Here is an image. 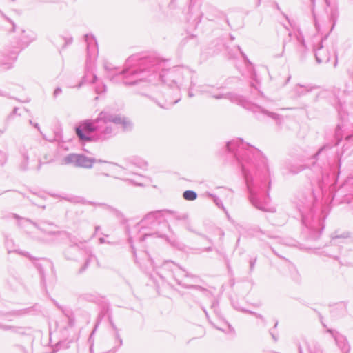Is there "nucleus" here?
<instances>
[{
  "label": "nucleus",
  "instance_id": "f257e3e1",
  "mask_svg": "<svg viewBox=\"0 0 353 353\" xmlns=\"http://www.w3.org/2000/svg\"><path fill=\"white\" fill-rule=\"evenodd\" d=\"M134 57H129L126 61L125 68L121 72L110 77L114 83L123 82L126 85L143 84L146 91L142 95L148 97L162 108H168L169 105L176 103L180 98L174 99L165 97V103L159 99L163 97L161 93L167 90L165 85L171 88L179 90L186 87L189 80H192V72L183 67H174L167 70L168 61L158 57H150L140 59L134 65H130Z\"/></svg>",
  "mask_w": 353,
  "mask_h": 353
},
{
  "label": "nucleus",
  "instance_id": "f03ea898",
  "mask_svg": "<svg viewBox=\"0 0 353 353\" xmlns=\"http://www.w3.org/2000/svg\"><path fill=\"white\" fill-rule=\"evenodd\" d=\"M228 152L234 154L235 157L241 166L243 174L245 178L247 188L249 192V199L251 203L257 209L264 211L274 212V207H270L268 203V194L264 196L262 194L263 188L252 182L250 168L257 167L259 165H266V159L262 152L257 148L245 145L241 139L232 140L226 144Z\"/></svg>",
  "mask_w": 353,
  "mask_h": 353
},
{
  "label": "nucleus",
  "instance_id": "7ed1b4c3",
  "mask_svg": "<svg viewBox=\"0 0 353 353\" xmlns=\"http://www.w3.org/2000/svg\"><path fill=\"white\" fill-rule=\"evenodd\" d=\"M132 126V121L125 117L104 110L96 119L83 121L76 128V134L81 141H103L116 135L119 127L128 131Z\"/></svg>",
  "mask_w": 353,
  "mask_h": 353
},
{
  "label": "nucleus",
  "instance_id": "20e7f679",
  "mask_svg": "<svg viewBox=\"0 0 353 353\" xmlns=\"http://www.w3.org/2000/svg\"><path fill=\"white\" fill-rule=\"evenodd\" d=\"M162 220L163 216L160 211L147 214L137 225L141 233L139 241H144L147 238L152 236L163 237V234L158 230Z\"/></svg>",
  "mask_w": 353,
  "mask_h": 353
},
{
  "label": "nucleus",
  "instance_id": "39448f33",
  "mask_svg": "<svg viewBox=\"0 0 353 353\" xmlns=\"http://www.w3.org/2000/svg\"><path fill=\"white\" fill-rule=\"evenodd\" d=\"M85 41L87 44V59L85 73L83 81L85 83H95L98 79L97 75L92 71V61L98 54L97 43L94 37L92 35H85Z\"/></svg>",
  "mask_w": 353,
  "mask_h": 353
},
{
  "label": "nucleus",
  "instance_id": "423d86ee",
  "mask_svg": "<svg viewBox=\"0 0 353 353\" xmlns=\"http://www.w3.org/2000/svg\"><path fill=\"white\" fill-rule=\"evenodd\" d=\"M150 261L157 274L159 275L163 281L169 282L168 275L163 274V271L168 270L169 272H170L171 274H172V279L174 280L179 285H183L181 278L187 276L188 274L174 262L167 261L164 262L162 265L159 267L154 264L152 259H150Z\"/></svg>",
  "mask_w": 353,
  "mask_h": 353
},
{
  "label": "nucleus",
  "instance_id": "0eeeda50",
  "mask_svg": "<svg viewBox=\"0 0 353 353\" xmlns=\"http://www.w3.org/2000/svg\"><path fill=\"white\" fill-rule=\"evenodd\" d=\"M96 163L97 164L95 167L94 174L96 176H105L117 178V176L121 174V169H124V167L119 165L117 163L99 159H97Z\"/></svg>",
  "mask_w": 353,
  "mask_h": 353
},
{
  "label": "nucleus",
  "instance_id": "6e6552de",
  "mask_svg": "<svg viewBox=\"0 0 353 353\" xmlns=\"http://www.w3.org/2000/svg\"><path fill=\"white\" fill-rule=\"evenodd\" d=\"M223 88L211 85H201L198 87V91L201 94H207L216 99H228L232 102L239 101V97L232 92H223Z\"/></svg>",
  "mask_w": 353,
  "mask_h": 353
},
{
  "label": "nucleus",
  "instance_id": "1a4fd4ad",
  "mask_svg": "<svg viewBox=\"0 0 353 353\" xmlns=\"http://www.w3.org/2000/svg\"><path fill=\"white\" fill-rule=\"evenodd\" d=\"M63 161L65 164H72L76 167L84 168H91L93 164L97 162V159L90 158L83 154H69L64 159Z\"/></svg>",
  "mask_w": 353,
  "mask_h": 353
},
{
  "label": "nucleus",
  "instance_id": "9d476101",
  "mask_svg": "<svg viewBox=\"0 0 353 353\" xmlns=\"http://www.w3.org/2000/svg\"><path fill=\"white\" fill-rule=\"evenodd\" d=\"M19 51L17 49L5 48L0 51V68L2 70L11 69L18 57Z\"/></svg>",
  "mask_w": 353,
  "mask_h": 353
},
{
  "label": "nucleus",
  "instance_id": "9b49d317",
  "mask_svg": "<svg viewBox=\"0 0 353 353\" xmlns=\"http://www.w3.org/2000/svg\"><path fill=\"white\" fill-rule=\"evenodd\" d=\"M70 245L69 248L65 252V256L68 259H75V256L73 255V253L80 250H85L86 252H89L86 248L85 241H77L74 237H70Z\"/></svg>",
  "mask_w": 353,
  "mask_h": 353
},
{
  "label": "nucleus",
  "instance_id": "f8f14e48",
  "mask_svg": "<svg viewBox=\"0 0 353 353\" xmlns=\"http://www.w3.org/2000/svg\"><path fill=\"white\" fill-rule=\"evenodd\" d=\"M14 217L15 219L19 220V225L21 227H23L25 223H29L32 224L34 227H36L37 228H38L39 230H41V232H43L45 234H47L49 235L55 234L54 232H53L52 230L48 228V227H52L53 226L52 224H49V223H41L39 224H37L36 223L32 222L30 219L21 218L17 214H14Z\"/></svg>",
  "mask_w": 353,
  "mask_h": 353
},
{
  "label": "nucleus",
  "instance_id": "ddd939ff",
  "mask_svg": "<svg viewBox=\"0 0 353 353\" xmlns=\"http://www.w3.org/2000/svg\"><path fill=\"white\" fill-rule=\"evenodd\" d=\"M128 165L126 168H124V169H121L122 171L127 170L129 173L134 174L132 170V167H136L141 170H146L148 163V162L143 159L141 157H132L128 159Z\"/></svg>",
  "mask_w": 353,
  "mask_h": 353
},
{
  "label": "nucleus",
  "instance_id": "4468645a",
  "mask_svg": "<svg viewBox=\"0 0 353 353\" xmlns=\"http://www.w3.org/2000/svg\"><path fill=\"white\" fill-rule=\"evenodd\" d=\"M315 57L319 63H327L330 59V52L323 45V41L319 43L315 49Z\"/></svg>",
  "mask_w": 353,
  "mask_h": 353
},
{
  "label": "nucleus",
  "instance_id": "2eb2a0df",
  "mask_svg": "<svg viewBox=\"0 0 353 353\" xmlns=\"http://www.w3.org/2000/svg\"><path fill=\"white\" fill-rule=\"evenodd\" d=\"M245 108L250 109L254 113H257V112L262 113L264 115H266V116L272 118V119L275 120L277 123L281 122V117L279 114L274 113V112H269V111L263 109V108H261L259 105H257L255 104H250V105H248V106H245Z\"/></svg>",
  "mask_w": 353,
  "mask_h": 353
},
{
  "label": "nucleus",
  "instance_id": "dca6fc26",
  "mask_svg": "<svg viewBox=\"0 0 353 353\" xmlns=\"http://www.w3.org/2000/svg\"><path fill=\"white\" fill-rule=\"evenodd\" d=\"M32 148L31 147L26 146H23L20 150L21 159L19 163V167L22 170H26L28 168L30 155L32 153Z\"/></svg>",
  "mask_w": 353,
  "mask_h": 353
},
{
  "label": "nucleus",
  "instance_id": "f3484780",
  "mask_svg": "<svg viewBox=\"0 0 353 353\" xmlns=\"http://www.w3.org/2000/svg\"><path fill=\"white\" fill-rule=\"evenodd\" d=\"M315 88H316V87H314L310 84H306V85L297 84L294 86L293 91L296 96L301 97V96L305 95L308 92H312Z\"/></svg>",
  "mask_w": 353,
  "mask_h": 353
},
{
  "label": "nucleus",
  "instance_id": "a211bd4d",
  "mask_svg": "<svg viewBox=\"0 0 353 353\" xmlns=\"http://www.w3.org/2000/svg\"><path fill=\"white\" fill-rule=\"evenodd\" d=\"M37 34L32 30H23L20 38L21 42L25 46L36 39Z\"/></svg>",
  "mask_w": 353,
  "mask_h": 353
},
{
  "label": "nucleus",
  "instance_id": "6ab92c4d",
  "mask_svg": "<svg viewBox=\"0 0 353 353\" xmlns=\"http://www.w3.org/2000/svg\"><path fill=\"white\" fill-rule=\"evenodd\" d=\"M283 174H296L300 172L303 170V166L299 165H294L291 164L288 162H285L283 165Z\"/></svg>",
  "mask_w": 353,
  "mask_h": 353
},
{
  "label": "nucleus",
  "instance_id": "aec40b11",
  "mask_svg": "<svg viewBox=\"0 0 353 353\" xmlns=\"http://www.w3.org/2000/svg\"><path fill=\"white\" fill-rule=\"evenodd\" d=\"M335 341L341 350L342 353H348L350 347L347 339L341 335L334 336Z\"/></svg>",
  "mask_w": 353,
  "mask_h": 353
},
{
  "label": "nucleus",
  "instance_id": "412c9836",
  "mask_svg": "<svg viewBox=\"0 0 353 353\" xmlns=\"http://www.w3.org/2000/svg\"><path fill=\"white\" fill-rule=\"evenodd\" d=\"M305 349L306 353H323V350L320 345L314 341H312L310 343L305 342Z\"/></svg>",
  "mask_w": 353,
  "mask_h": 353
},
{
  "label": "nucleus",
  "instance_id": "4be33fe9",
  "mask_svg": "<svg viewBox=\"0 0 353 353\" xmlns=\"http://www.w3.org/2000/svg\"><path fill=\"white\" fill-rule=\"evenodd\" d=\"M312 5H314L315 0H310ZM327 7L331 8V16L334 17L337 15L336 0H324Z\"/></svg>",
  "mask_w": 353,
  "mask_h": 353
},
{
  "label": "nucleus",
  "instance_id": "5701e85b",
  "mask_svg": "<svg viewBox=\"0 0 353 353\" xmlns=\"http://www.w3.org/2000/svg\"><path fill=\"white\" fill-rule=\"evenodd\" d=\"M209 196L213 199V201L214 202V203L216 204V206H218L219 208L223 209V210L225 212V213L226 214L227 216L229 217V215H228V211L226 210V209L224 208L223 205V203L222 201H221V199L217 197L216 196L212 194H210Z\"/></svg>",
  "mask_w": 353,
  "mask_h": 353
},
{
  "label": "nucleus",
  "instance_id": "b1692460",
  "mask_svg": "<svg viewBox=\"0 0 353 353\" xmlns=\"http://www.w3.org/2000/svg\"><path fill=\"white\" fill-rule=\"evenodd\" d=\"M183 198L187 201H194L197 197V194L192 190H186L183 194Z\"/></svg>",
  "mask_w": 353,
  "mask_h": 353
},
{
  "label": "nucleus",
  "instance_id": "393cba45",
  "mask_svg": "<svg viewBox=\"0 0 353 353\" xmlns=\"http://www.w3.org/2000/svg\"><path fill=\"white\" fill-rule=\"evenodd\" d=\"M12 243V241H10V240H7V241H6V247H7V250H8V253H11V252H17V253H19V254L23 255V256H26V257H28V258H30V255H29V254H28V252H22V251H20V250H11V249L10 248V247H9V245H10V243Z\"/></svg>",
  "mask_w": 353,
  "mask_h": 353
},
{
  "label": "nucleus",
  "instance_id": "a878e982",
  "mask_svg": "<svg viewBox=\"0 0 353 353\" xmlns=\"http://www.w3.org/2000/svg\"><path fill=\"white\" fill-rule=\"evenodd\" d=\"M106 85L105 84H103L102 82H101L100 83H99L96 87H95V91L97 94H101V93H103V92H106Z\"/></svg>",
  "mask_w": 353,
  "mask_h": 353
},
{
  "label": "nucleus",
  "instance_id": "bb28decb",
  "mask_svg": "<svg viewBox=\"0 0 353 353\" xmlns=\"http://www.w3.org/2000/svg\"><path fill=\"white\" fill-rule=\"evenodd\" d=\"M83 299L90 302H94L97 299V296L92 294H85L83 295Z\"/></svg>",
  "mask_w": 353,
  "mask_h": 353
},
{
  "label": "nucleus",
  "instance_id": "cd10ccee",
  "mask_svg": "<svg viewBox=\"0 0 353 353\" xmlns=\"http://www.w3.org/2000/svg\"><path fill=\"white\" fill-rule=\"evenodd\" d=\"M196 83L194 82L193 79L190 81V88H189V91H188V97H192L194 96V94L192 92V90L193 88H194Z\"/></svg>",
  "mask_w": 353,
  "mask_h": 353
},
{
  "label": "nucleus",
  "instance_id": "c85d7f7f",
  "mask_svg": "<svg viewBox=\"0 0 353 353\" xmlns=\"http://www.w3.org/2000/svg\"><path fill=\"white\" fill-rule=\"evenodd\" d=\"M62 92V90L60 88H57L53 93L54 97H57Z\"/></svg>",
  "mask_w": 353,
  "mask_h": 353
},
{
  "label": "nucleus",
  "instance_id": "c756f323",
  "mask_svg": "<svg viewBox=\"0 0 353 353\" xmlns=\"http://www.w3.org/2000/svg\"><path fill=\"white\" fill-rule=\"evenodd\" d=\"M115 337H116V339L119 342V346L122 345L123 344V341H122V339L121 338L119 334L117 332L116 334H115Z\"/></svg>",
  "mask_w": 353,
  "mask_h": 353
},
{
  "label": "nucleus",
  "instance_id": "7c9ffc66",
  "mask_svg": "<svg viewBox=\"0 0 353 353\" xmlns=\"http://www.w3.org/2000/svg\"><path fill=\"white\" fill-rule=\"evenodd\" d=\"M312 14H313L314 19L315 26H316V29H319V24H318V21H317V19H316V14H315L314 11V8H312Z\"/></svg>",
  "mask_w": 353,
  "mask_h": 353
},
{
  "label": "nucleus",
  "instance_id": "2f4dec72",
  "mask_svg": "<svg viewBox=\"0 0 353 353\" xmlns=\"http://www.w3.org/2000/svg\"><path fill=\"white\" fill-rule=\"evenodd\" d=\"M297 39L302 46L305 45L304 39H303V37L301 36V34H299V36H297Z\"/></svg>",
  "mask_w": 353,
  "mask_h": 353
},
{
  "label": "nucleus",
  "instance_id": "473e14b6",
  "mask_svg": "<svg viewBox=\"0 0 353 353\" xmlns=\"http://www.w3.org/2000/svg\"><path fill=\"white\" fill-rule=\"evenodd\" d=\"M163 274H164L165 275L166 274H167V275H168V276H169V282H168V283H170V281H171V279H172V274H171V272H169L168 271V270H164V271H163Z\"/></svg>",
  "mask_w": 353,
  "mask_h": 353
},
{
  "label": "nucleus",
  "instance_id": "72a5a7b5",
  "mask_svg": "<svg viewBox=\"0 0 353 353\" xmlns=\"http://www.w3.org/2000/svg\"><path fill=\"white\" fill-rule=\"evenodd\" d=\"M254 316H256V318L260 319L261 320V321H262L264 324H265V319H264V318L263 317V316H262V315H261V314H259L256 313V314L254 315Z\"/></svg>",
  "mask_w": 353,
  "mask_h": 353
},
{
  "label": "nucleus",
  "instance_id": "f704fd0d",
  "mask_svg": "<svg viewBox=\"0 0 353 353\" xmlns=\"http://www.w3.org/2000/svg\"><path fill=\"white\" fill-rule=\"evenodd\" d=\"M104 68L107 71H110V70H112V66L110 64H108V63H105L104 64Z\"/></svg>",
  "mask_w": 353,
  "mask_h": 353
},
{
  "label": "nucleus",
  "instance_id": "c9c22d12",
  "mask_svg": "<svg viewBox=\"0 0 353 353\" xmlns=\"http://www.w3.org/2000/svg\"><path fill=\"white\" fill-rule=\"evenodd\" d=\"M89 262H90V260L87 259L83 267L80 270V272H83V270H85V268L88 266Z\"/></svg>",
  "mask_w": 353,
  "mask_h": 353
},
{
  "label": "nucleus",
  "instance_id": "e433bc0d",
  "mask_svg": "<svg viewBox=\"0 0 353 353\" xmlns=\"http://www.w3.org/2000/svg\"><path fill=\"white\" fill-rule=\"evenodd\" d=\"M242 311L245 313H248V314H252V315H255L256 314V312H252L251 310H245V309H243Z\"/></svg>",
  "mask_w": 353,
  "mask_h": 353
},
{
  "label": "nucleus",
  "instance_id": "4c0bfd02",
  "mask_svg": "<svg viewBox=\"0 0 353 353\" xmlns=\"http://www.w3.org/2000/svg\"><path fill=\"white\" fill-rule=\"evenodd\" d=\"M30 123L35 128H37L39 131H40V128L38 123H33V122L31 120H30Z\"/></svg>",
  "mask_w": 353,
  "mask_h": 353
},
{
  "label": "nucleus",
  "instance_id": "58836bf2",
  "mask_svg": "<svg viewBox=\"0 0 353 353\" xmlns=\"http://www.w3.org/2000/svg\"><path fill=\"white\" fill-rule=\"evenodd\" d=\"M256 262V259H253V260H251L250 261V270H252L253 268H254V263Z\"/></svg>",
  "mask_w": 353,
  "mask_h": 353
},
{
  "label": "nucleus",
  "instance_id": "ea45409f",
  "mask_svg": "<svg viewBox=\"0 0 353 353\" xmlns=\"http://www.w3.org/2000/svg\"><path fill=\"white\" fill-rule=\"evenodd\" d=\"M0 327L4 330L13 329V327H10V326H7V325H0Z\"/></svg>",
  "mask_w": 353,
  "mask_h": 353
},
{
  "label": "nucleus",
  "instance_id": "a19ab883",
  "mask_svg": "<svg viewBox=\"0 0 353 353\" xmlns=\"http://www.w3.org/2000/svg\"><path fill=\"white\" fill-rule=\"evenodd\" d=\"M188 218V216L186 214H182V215H180V216H177L176 219H186Z\"/></svg>",
  "mask_w": 353,
  "mask_h": 353
},
{
  "label": "nucleus",
  "instance_id": "79ce46f5",
  "mask_svg": "<svg viewBox=\"0 0 353 353\" xmlns=\"http://www.w3.org/2000/svg\"><path fill=\"white\" fill-rule=\"evenodd\" d=\"M254 5L255 6L258 7L261 3V0H254Z\"/></svg>",
  "mask_w": 353,
  "mask_h": 353
},
{
  "label": "nucleus",
  "instance_id": "37998d69",
  "mask_svg": "<svg viewBox=\"0 0 353 353\" xmlns=\"http://www.w3.org/2000/svg\"><path fill=\"white\" fill-rule=\"evenodd\" d=\"M299 353H305L303 347L301 345L299 346Z\"/></svg>",
  "mask_w": 353,
  "mask_h": 353
},
{
  "label": "nucleus",
  "instance_id": "c03bdc74",
  "mask_svg": "<svg viewBox=\"0 0 353 353\" xmlns=\"http://www.w3.org/2000/svg\"><path fill=\"white\" fill-rule=\"evenodd\" d=\"M237 50L240 52V53L242 54L243 57H245L244 53L241 51V49L239 46H237Z\"/></svg>",
  "mask_w": 353,
  "mask_h": 353
},
{
  "label": "nucleus",
  "instance_id": "a18cd8bd",
  "mask_svg": "<svg viewBox=\"0 0 353 353\" xmlns=\"http://www.w3.org/2000/svg\"><path fill=\"white\" fill-rule=\"evenodd\" d=\"M270 334L272 335V339L276 341H277L276 337L274 336V334L270 331Z\"/></svg>",
  "mask_w": 353,
  "mask_h": 353
},
{
  "label": "nucleus",
  "instance_id": "49530a36",
  "mask_svg": "<svg viewBox=\"0 0 353 353\" xmlns=\"http://www.w3.org/2000/svg\"><path fill=\"white\" fill-rule=\"evenodd\" d=\"M99 242H100V243H105V239L103 238H100Z\"/></svg>",
  "mask_w": 353,
  "mask_h": 353
},
{
  "label": "nucleus",
  "instance_id": "de8ad7c7",
  "mask_svg": "<svg viewBox=\"0 0 353 353\" xmlns=\"http://www.w3.org/2000/svg\"><path fill=\"white\" fill-rule=\"evenodd\" d=\"M226 192H227L228 195H230V196L232 195V192L231 190H226Z\"/></svg>",
  "mask_w": 353,
  "mask_h": 353
},
{
  "label": "nucleus",
  "instance_id": "09e8293b",
  "mask_svg": "<svg viewBox=\"0 0 353 353\" xmlns=\"http://www.w3.org/2000/svg\"><path fill=\"white\" fill-rule=\"evenodd\" d=\"M0 95H1V96H6V92H3L0 91Z\"/></svg>",
  "mask_w": 353,
  "mask_h": 353
},
{
  "label": "nucleus",
  "instance_id": "8fccbe9b",
  "mask_svg": "<svg viewBox=\"0 0 353 353\" xmlns=\"http://www.w3.org/2000/svg\"><path fill=\"white\" fill-rule=\"evenodd\" d=\"M17 110H18V108H15L13 110V113H14V114H17Z\"/></svg>",
  "mask_w": 353,
  "mask_h": 353
},
{
  "label": "nucleus",
  "instance_id": "3c124183",
  "mask_svg": "<svg viewBox=\"0 0 353 353\" xmlns=\"http://www.w3.org/2000/svg\"><path fill=\"white\" fill-rule=\"evenodd\" d=\"M340 130V126L338 125L337 128H336V133L338 134L339 133V131Z\"/></svg>",
  "mask_w": 353,
  "mask_h": 353
},
{
  "label": "nucleus",
  "instance_id": "603ef678",
  "mask_svg": "<svg viewBox=\"0 0 353 353\" xmlns=\"http://www.w3.org/2000/svg\"><path fill=\"white\" fill-rule=\"evenodd\" d=\"M99 228H100V227H99V226H97V227L95 228V231H96V232H97L98 230H99Z\"/></svg>",
  "mask_w": 353,
  "mask_h": 353
},
{
  "label": "nucleus",
  "instance_id": "864d4df0",
  "mask_svg": "<svg viewBox=\"0 0 353 353\" xmlns=\"http://www.w3.org/2000/svg\"><path fill=\"white\" fill-rule=\"evenodd\" d=\"M135 184H136L137 185H140V186H141V185H142V183H135Z\"/></svg>",
  "mask_w": 353,
  "mask_h": 353
},
{
  "label": "nucleus",
  "instance_id": "5fc2aeb1",
  "mask_svg": "<svg viewBox=\"0 0 353 353\" xmlns=\"http://www.w3.org/2000/svg\"><path fill=\"white\" fill-rule=\"evenodd\" d=\"M206 250V251H210V250H211V248L209 247V248H206V250Z\"/></svg>",
  "mask_w": 353,
  "mask_h": 353
},
{
  "label": "nucleus",
  "instance_id": "6e6d98bb",
  "mask_svg": "<svg viewBox=\"0 0 353 353\" xmlns=\"http://www.w3.org/2000/svg\"><path fill=\"white\" fill-rule=\"evenodd\" d=\"M323 150V148H321L320 150H319V152H321V151Z\"/></svg>",
  "mask_w": 353,
  "mask_h": 353
},
{
  "label": "nucleus",
  "instance_id": "4d7b16f0",
  "mask_svg": "<svg viewBox=\"0 0 353 353\" xmlns=\"http://www.w3.org/2000/svg\"><path fill=\"white\" fill-rule=\"evenodd\" d=\"M323 150V148H321L320 150H319V152H321V151Z\"/></svg>",
  "mask_w": 353,
  "mask_h": 353
},
{
  "label": "nucleus",
  "instance_id": "13d9d810",
  "mask_svg": "<svg viewBox=\"0 0 353 353\" xmlns=\"http://www.w3.org/2000/svg\"><path fill=\"white\" fill-rule=\"evenodd\" d=\"M323 150V148H321L320 150H319V152H321V151Z\"/></svg>",
  "mask_w": 353,
  "mask_h": 353
}]
</instances>
